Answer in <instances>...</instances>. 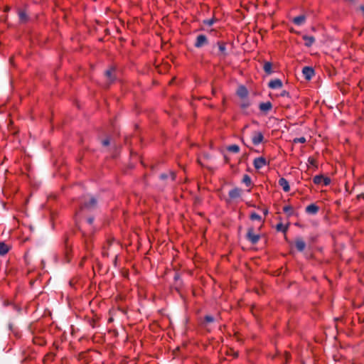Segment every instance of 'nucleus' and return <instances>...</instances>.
<instances>
[{"mask_svg": "<svg viewBox=\"0 0 364 364\" xmlns=\"http://www.w3.org/2000/svg\"><path fill=\"white\" fill-rule=\"evenodd\" d=\"M80 205V210H92L97 207V200L92 196H85L77 200Z\"/></svg>", "mask_w": 364, "mask_h": 364, "instance_id": "f257e3e1", "label": "nucleus"}, {"mask_svg": "<svg viewBox=\"0 0 364 364\" xmlns=\"http://www.w3.org/2000/svg\"><path fill=\"white\" fill-rule=\"evenodd\" d=\"M246 238L250 242H251L252 244L255 245V244H256L259 241V240L260 238V236L259 235H257V234L254 233V228H250L247 230Z\"/></svg>", "mask_w": 364, "mask_h": 364, "instance_id": "f03ea898", "label": "nucleus"}, {"mask_svg": "<svg viewBox=\"0 0 364 364\" xmlns=\"http://www.w3.org/2000/svg\"><path fill=\"white\" fill-rule=\"evenodd\" d=\"M218 46L219 49V53L217 54V55L221 59L224 60L225 57L228 55V53L227 52L225 43L223 41H218Z\"/></svg>", "mask_w": 364, "mask_h": 364, "instance_id": "7ed1b4c3", "label": "nucleus"}, {"mask_svg": "<svg viewBox=\"0 0 364 364\" xmlns=\"http://www.w3.org/2000/svg\"><path fill=\"white\" fill-rule=\"evenodd\" d=\"M208 43V39L205 35H199L196 38L195 46L196 48H201Z\"/></svg>", "mask_w": 364, "mask_h": 364, "instance_id": "20e7f679", "label": "nucleus"}, {"mask_svg": "<svg viewBox=\"0 0 364 364\" xmlns=\"http://www.w3.org/2000/svg\"><path fill=\"white\" fill-rule=\"evenodd\" d=\"M302 73L306 80H309L314 75V70L311 67L306 66L302 70Z\"/></svg>", "mask_w": 364, "mask_h": 364, "instance_id": "39448f33", "label": "nucleus"}, {"mask_svg": "<svg viewBox=\"0 0 364 364\" xmlns=\"http://www.w3.org/2000/svg\"><path fill=\"white\" fill-rule=\"evenodd\" d=\"M267 164V161L263 157L256 158L254 160V166L256 169H259Z\"/></svg>", "mask_w": 364, "mask_h": 364, "instance_id": "423d86ee", "label": "nucleus"}, {"mask_svg": "<svg viewBox=\"0 0 364 364\" xmlns=\"http://www.w3.org/2000/svg\"><path fill=\"white\" fill-rule=\"evenodd\" d=\"M264 139L263 134L260 132H255L252 136V142L255 145H257L262 142Z\"/></svg>", "mask_w": 364, "mask_h": 364, "instance_id": "0eeeda50", "label": "nucleus"}, {"mask_svg": "<svg viewBox=\"0 0 364 364\" xmlns=\"http://www.w3.org/2000/svg\"><path fill=\"white\" fill-rule=\"evenodd\" d=\"M114 73V68H110L109 70H107L105 72V76L107 79L109 85L111 84L112 82H113L115 80Z\"/></svg>", "mask_w": 364, "mask_h": 364, "instance_id": "6e6552de", "label": "nucleus"}, {"mask_svg": "<svg viewBox=\"0 0 364 364\" xmlns=\"http://www.w3.org/2000/svg\"><path fill=\"white\" fill-rule=\"evenodd\" d=\"M295 245H296V249L299 251V252H302L304 251V250L305 249L306 247V243L303 240L302 238L301 237H297L295 240Z\"/></svg>", "mask_w": 364, "mask_h": 364, "instance_id": "1a4fd4ad", "label": "nucleus"}, {"mask_svg": "<svg viewBox=\"0 0 364 364\" xmlns=\"http://www.w3.org/2000/svg\"><path fill=\"white\" fill-rule=\"evenodd\" d=\"M269 87L272 89L281 88L282 87V82L279 79L271 80L269 82Z\"/></svg>", "mask_w": 364, "mask_h": 364, "instance_id": "9d476101", "label": "nucleus"}, {"mask_svg": "<svg viewBox=\"0 0 364 364\" xmlns=\"http://www.w3.org/2000/svg\"><path fill=\"white\" fill-rule=\"evenodd\" d=\"M241 195V189L238 188H233L230 191L229 196L230 198L235 199L240 197Z\"/></svg>", "mask_w": 364, "mask_h": 364, "instance_id": "9b49d317", "label": "nucleus"}, {"mask_svg": "<svg viewBox=\"0 0 364 364\" xmlns=\"http://www.w3.org/2000/svg\"><path fill=\"white\" fill-rule=\"evenodd\" d=\"M237 94L240 97L245 98L247 96L248 91L245 86L241 85L238 87Z\"/></svg>", "mask_w": 364, "mask_h": 364, "instance_id": "f8f14e48", "label": "nucleus"}, {"mask_svg": "<svg viewBox=\"0 0 364 364\" xmlns=\"http://www.w3.org/2000/svg\"><path fill=\"white\" fill-rule=\"evenodd\" d=\"M278 183H279V185L282 187L283 190L285 192H288L290 190L289 183L285 178H279Z\"/></svg>", "mask_w": 364, "mask_h": 364, "instance_id": "ddd939ff", "label": "nucleus"}, {"mask_svg": "<svg viewBox=\"0 0 364 364\" xmlns=\"http://www.w3.org/2000/svg\"><path fill=\"white\" fill-rule=\"evenodd\" d=\"M318 209V207L315 204H311L306 208V212L309 214H316Z\"/></svg>", "mask_w": 364, "mask_h": 364, "instance_id": "4468645a", "label": "nucleus"}, {"mask_svg": "<svg viewBox=\"0 0 364 364\" xmlns=\"http://www.w3.org/2000/svg\"><path fill=\"white\" fill-rule=\"evenodd\" d=\"M272 107L270 102H263L259 105V109L262 112H268Z\"/></svg>", "mask_w": 364, "mask_h": 364, "instance_id": "2eb2a0df", "label": "nucleus"}, {"mask_svg": "<svg viewBox=\"0 0 364 364\" xmlns=\"http://www.w3.org/2000/svg\"><path fill=\"white\" fill-rule=\"evenodd\" d=\"M303 39L306 41L305 46L306 47H310L314 43L315 38L313 36H309L306 35L303 36Z\"/></svg>", "mask_w": 364, "mask_h": 364, "instance_id": "dca6fc26", "label": "nucleus"}, {"mask_svg": "<svg viewBox=\"0 0 364 364\" xmlns=\"http://www.w3.org/2000/svg\"><path fill=\"white\" fill-rule=\"evenodd\" d=\"M306 16L301 15L293 18V22L296 25H301L305 22Z\"/></svg>", "mask_w": 364, "mask_h": 364, "instance_id": "f3484780", "label": "nucleus"}, {"mask_svg": "<svg viewBox=\"0 0 364 364\" xmlns=\"http://www.w3.org/2000/svg\"><path fill=\"white\" fill-rule=\"evenodd\" d=\"M9 250V247L8 245H6L4 242H0V255H4L6 254Z\"/></svg>", "mask_w": 364, "mask_h": 364, "instance_id": "a211bd4d", "label": "nucleus"}, {"mask_svg": "<svg viewBox=\"0 0 364 364\" xmlns=\"http://www.w3.org/2000/svg\"><path fill=\"white\" fill-rule=\"evenodd\" d=\"M272 63H269V62H265L264 64V72L269 75L272 73Z\"/></svg>", "mask_w": 364, "mask_h": 364, "instance_id": "6ab92c4d", "label": "nucleus"}, {"mask_svg": "<svg viewBox=\"0 0 364 364\" xmlns=\"http://www.w3.org/2000/svg\"><path fill=\"white\" fill-rule=\"evenodd\" d=\"M215 318L210 315H206L205 317H204V321L203 323V325H206L207 323H213L215 321Z\"/></svg>", "mask_w": 364, "mask_h": 364, "instance_id": "aec40b11", "label": "nucleus"}, {"mask_svg": "<svg viewBox=\"0 0 364 364\" xmlns=\"http://www.w3.org/2000/svg\"><path fill=\"white\" fill-rule=\"evenodd\" d=\"M19 18L21 22H26L28 19L27 15L25 11H20L18 13Z\"/></svg>", "mask_w": 364, "mask_h": 364, "instance_id": "412c9836", "label": "nucleus"}, {"mask_svg": "<svg viewBox=\"0 0 364 364\" xmlns=\"http://www.w3.org/2000/svg\"><path fill=\"white\" fill-rule=\"evenodd\" d=\"M228 150L231 152L237 153L240 151V147L236 144H233V145L229 146L228 147Z\"/></svg>", "mask_w": 364, "mask_h": 364, "instance_id": "4be33fe9", "label": "nucleus"}, {"mask_svg": "<svg viewBox=\"0 0 364 364\" xmlns=\"http://www.w3.org/2000/svg\"><path fill=\"white\" fill-rule=\"evenodd\" d=\"M323 179V176H322V175L316 176L314 178V183L315 184H320L322 183Z\"/></svg>", "mask_w": 364, "mask_h": 364, "instance_id": "5701e85b", "label": "nucleus"}, {"mask_svg": "<svg viewBox=\"0 0 364 364\" xmlns=\"http://www.w3.org/2000/svg\"><path fill=\"white\" fill-rule=\"evenodd\" d=\"M242 182H243L244 183H245V184H246V186H250V185H251V182H252V181H251V178H250V177L248 175L245 174V175H244V176H243Z\"/></svg>", "mask_w": 364, "mask_h": 364, "instance_id": "b1692460", "label": "nucleus"}, {"mask_svg": "<svg viewBox=\"0 0 364 364\" xmlns=\"http://www.w3.org/2000/svg\"><path fill=\"white\" fill-rule=\"evenodd\" d=\"M276 229L277 231H282L285 232L287 230V227H284L282 223H279L277 225Z\"/></svg>", "mask_w": 364, "mask_h": 364, "instance_id": "393cba45", "label": "nucleus"}, {"mask_svg": "<svg viewBox=\"0 0 364 364\" xmlns=\"http://www.w3.org/2000/svg\"><path fill=\"white\" fill-rule=\"evenodd\" d=\"M283 210L284 213L289 214V215H291L292 214V207L290 206V205H287V206H284V208H283Z\"/></svg>", "mask_w": 364, "mask_h": 364, "instance_id": "a878e982", "label": "nucleus"}, {"mask_svg": "<svg viewBox=\"0 0 364 364\" xmlns=\"http://www.w3.org/2000/svg\"><path fill=\"white\" fill-rule=\"evenodd\" d=\"M215 21H216V19L215 18H212L210 19L205 20L204 21V23L208 25V26H212L214 23V22Z\"/></svg>", "mask_w": 364, "mask_h": 364, "instance_id": "bb28decb", "label": "nucleus"}, {"mask_svg": "<svg viewBox=\"0 0 364 364\" xmlns=\"http://www.w3.org/2000/svg\"><path fill=\"white\" fill-rule=\"evenodd\" d=\"M251 220H261V217L256 213H252L250 215Z\"/></svg>", "mask_w": 364, "mask_h": 364, "instance_id": "cd10ccee", "label": "nucleus"}, {"mask_svg": "<svg viewBox=\"0 0 364 364\" xmlns=\"http://www.w3.org/2000/svg\"><path fill=\"white\" fill-rule=\"evenodd\" d=\"M294 143H304L306 142V139L304 137L296 138L294 139Z\"/></svg>", "mask_w": 364, "mask_h": 364, "instance_id": "c85d7f7f", "label": "nucleus"}, {"mask_svg": "<svg viewBox=\"0 0 364 364\" xmlns=\"http://www.w3.org/2000/svg\"><path fill=\"white\" fill-rule=\"evenodd\" d=\"M322 182L323 183V184H324L325 186H328V185H329V184H330V183H331V179H330V178H328V177H324V176H323V181H322Z\"/></svg>", "mask_w": 364, "mask_h": 364, "instance_id": "c756f323", "label": "nucleus"}, {"mask_svg": "<svg viewBox=\"0 0 364 364\" xmlns=\"http://www.w3.org/2000/svg\"><path fill=\"white\" fill-rule=\"evenodd\" d=\"M249 102L247 101L246 102H244L242 105H241V107L245 109V108H247L248 106H249Z\"/></svg>", "mask_w": 364, "mask_h": 364, "instance_id": "7c9ffc66", "label": "nucleus"}, {"mask_svg": "<svg viewBox=\"0 0 364 364\" xmlns=\"http://www.w3.org/2000/svg\"><path fill=\"white\" fill-rule=\"evenodd\" d=\"M102 143L103 146H108L109 144V139H105V140L102 141Z\"/></svg>", "mask_w": 364, "mask_h": 364, "instance_id": "2f4dec72", "label": "nucleus"}, {"mask_svg": "<svg viewBox=\"0 0 364 364\" xmlns=\"http://www.w3.org/2000/svg\"><path fill=\"white\" fill-rule=\"evenodd\" d=\"M160 178L162 180H165L168 178V175L166 173H162L161 176H160Z\"/></svg>", "mask_w": 364, "mask_h": 364, "instance_id": "473e14b6", "label": "nucleus"}, {"mask_svg": "<svg viewBox=\"0 0 364 364\" xmlns=\"http://www.w3.org/2000/svg\"><path fill=\"white\" fill-rule=\"evenodd\" d=\"M93 220H94V218H92V217H90L87 218V223L89 224H92L93 223Z\"/></svg>", "mask_w": 364, "mask_h": 364, "instance_id": "72a5a7b5", "label": "nucleus"}, {"mask_svg": "<svg viewBox=\"0 0 364 364\" xmlns=\"http://www.w3.org/2000/svg\"><path fill=\"white\" fill-rule=\"evenodd\" d=\"M289 95V92H287V91H283L282 93H281V95L282 96H286V95Z\"/></svg>", "mask_w": 364, "mask_h": 364, "instance_id": "f704fd0d", "label": "nucleus"}, {"mask_svg": "<svg viewBox=\"0 0 364 364\" xmlns=\"http://www.w3.org/2000/svg\"><path fill=\"white\" fill-rule=\"evenodd\" d=\"M309 161L310 162V164H311L314 165V163H315L314 159H309Z\"/></svg>", "mask_w": 364, "mask_h": 364, "instance_id": "c9c22d12", "label": "nucleus"}, {"mask_svg": "<svg viewBox=\"0 0 364 364\" xmlns=\"http://www.w3.org/2000/svg\"><path fill=\"white\" fill-rule=\"evenodd\" d=\"M171 175L172 180H174L175 177H176V174L173 172H171Z\"/></svg>", "mask_w": 364, "mask_h": 364, "instance_id": "e433bc0d", "label": "nucleus"}, {"mask_svg": "<svg viewBox=\"0 0 364 364\" xmlns=\"http://www.w3.org/2000/svg\"><path fill=\"white\" fill-rule=\"evenodd\" d=\"M289 357H290V355L289 353H286V359L288 360Z\"/></svg>", "mask_w": 364, "mask_h": 364, "instance_id": "4c0bfd02", "label": "nucleus"}, {"mask_svg": "<svg viewBox=\"0 0 364 364\" xmlns=\"http://www.w3.org/2000/svg\"><path fill=\"white\" fill-rule=\"evenodd\" d=\"M360 197L364 198V193L360 194V195L358 196V198H360Z\"/></svg>", "mask_w": 364, "mask_h": 364, "instance_id": "58836bf2", "label": "nucleus"}, {"mask_svg": "<svg viewBox=\"0 0 364 364\" xmlns=\"http://www.w3.org/2000/svg\"><path fill=\"white\" fill-rule=\"evenodd\" d=\"M267 213H268V210H267V209H266V210H264V215H267Z\"/></svg>", "mask_w": 364, "mask_h": 364, "instance_id": "ea45409f", "label": "nucleus"}, {"mask_svg": "<svg viewBox=\"0 0 364 364\" xmlns=\"http://www.w3.org/2000/svg\"><path fill=\"white\" fill-rule=\"evenodd\" d=\"M93 323H94V321H92V327H95V325Z\"/></svg>", "mask_w": 364, "mask_h": 364, "instance_id": "a19ab883", "label": "nucleus"}]
</instances>
